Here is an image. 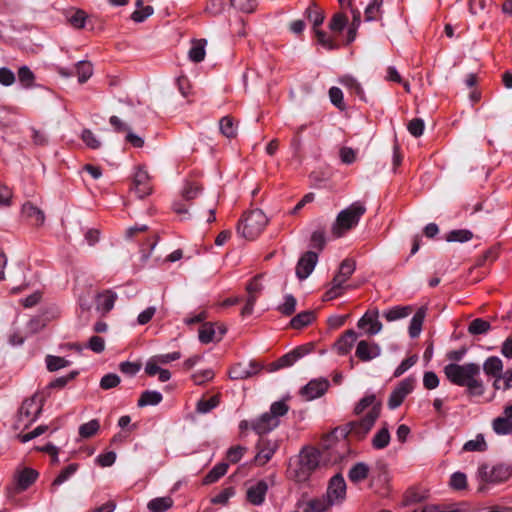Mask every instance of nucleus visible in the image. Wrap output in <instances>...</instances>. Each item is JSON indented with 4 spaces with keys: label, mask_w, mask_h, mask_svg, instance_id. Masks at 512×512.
Returning <instances> with one entry per match:
<instances>
[{
    "label": "nucleus",
    "mask_w": 512,
    "mask_h": 512,
    "mask_svg": "<svg viewBox=\"0 0 512 512\" xmlns=\"http://www.w3.org/2000/svg\"><path fill=\"white\" fill-rule=\"evenodd\" d=\"M444 374L451 383L465 387L470 396L478 397L485 393V385L480 377L481 369L478 364L450 363L444 367Z\"/></svg>",
    "instance_id": "nucleus-1"
},
{
    "label": "nucleus",
    "mask_w": 512,
    "mask_h": 512,
    "mask_svg": "<svg viewBox=\"0 0 512 512\" xmlns=\"http://www.w3.org/2000/svg\"><path fill=\"white\" fill-rule=\"evenodd\" d=\"M357 334L353 330H349L344 333L334 344V349L339 355H346L352 349Z\"/></svg>",
    "instance_id": "nucleus-25"
},
{
    "label": "nucleus",
    "mask_w": 512,
    "mask_h": 512,
    "mask_svg": "<svg viewBox=\"0 0 512 512\" xmlns=\"http://www.w3.org/2000/svg\"><path fill=\"white\" fill-rule=\"evenodd\" d=\"M76 73L79 83H85L93 75V65L89 61H79L76 64Z\"/></svg>",
    "instance_id": "nucleus-36"
},
{
    "label": "nucleus",
    "mask_w": 512,
    "mask_h": 512,
    "mask_svg": "<svg viewBox=\"0 0 512 512\" xmlns=\"http://www.w3.org/2000/svg\"><path fill=\"white\" fill-rule=\"evenodd\" d=\"M347 486L341 474L334 475L328 483L325 495L334 504L340 505L346 499Z\"/></svg>",
    "instance_id": "nucleus-7"
},
{
    "label": "nucleus",
    "mask_w": 512,
    "mask_h": 512,
    "mask_svg": "<svg viewBox=\"0 0 512 512\" xmlns=\"http://www.w3.org/2000/svg\"><path fill=\"white\" fill-rule=\"evenodd\" d=\"M329 381L325 378L313 379L308 382L300 391L301 396L311 401L321 397L328 389Z\"/></svg>",
    "instance_id": "nucleus-10"
},
{
    "label": "nucleus",
    "mask_w": 512,
    "mask_h": 512,
    "mask_svg": "<svg viewBox=\"0 0 512 512\" xmlns=\"http://www.w3.org/2000/svg\"><path fill=\"white\" fill-rule=\"evenodd\" d=\"M305 16L315 27L321 25L324 20L322 12L314 5L306 9Z\"/></svg>",
    "instance_id": "nucleus-49"
},
{
    "label": "nucleus",
    "mask_w": 512,
    "mask_h": 512,
    "mask_svg": "<svg viewBox=\"0 0 512 512\" xmlns=\"http://www.w3.org/2000/svg\"><path fill=\"white\" fill-rule=\"evenodd\" d=\"M78 469V464L72 463L69 464L65 469H63L60 474L54 479L52 482V486H58L64 483L72 474H74Z\"/></svg>",
    "instance_id": "nucleus-50"
},
{
    "label": "nucleus",
    "mask_w": 512,
    "mask_h": 512,
    "mask_svg": "<svg viewBox=\"0 0 512 512\" xmlns=\"http://www.w3.org/2000/svg\"><path fill=\"white\" fill-rule=\"evenodd\" d=\"M100 428V423L97 419H93L79 427V435L82 438H90L94 436Z\"/></svg>",
    "instance_id": "nucleus-41"
},
{
    "label": "nucleus",
    "mask_w": 512,
    "mask_h": 512,
    "mask_svg": "<svg viewBox=\"0 0 512 512\" xmlns=\"http://www.w3.org/2000/svg\"><path fill=\"white\" fill-rule=\"evenodd\" d=\"M220 130L226 137L233 138L237 134V125L231 117L225 116L220 120Z\"/></svg>",
    "instance_id": "nucleus-40"
},
{
    "label": "nucleus",
    "mask_w": 512,
    "mask_h": 512,
    "mask_svg": "<svg viewBox=\"0 0 512 512\" xmlns=\"http://www.w3.org/2000/svg\"><path fill=\"white\" fill-rule=\"evenodd\" d=\"M425 318V310L420 308L413 315L409 325V335L412 338L418 337L422 330V325Z\"/></svg>",
    "instance_id": "nucleus-32"
},
{
    "label": "nucleus",
    "mask_w": 512,
    "mask_h": 512,
    "mask_svg": "<svg viewBox=\"0 0 512 512\" xmlns=\"http://www.w3.org/2000/svg\"><path fill=\"white\" fill-rule=\"evenodd\" d=\"M318 262V255L315 252L308 251L301 256L296 266V275L300 280H304L313 272Z\"/></svg>",
    "instance_id": "nucleus-17"
},
{
    "label": "nucleus",
    "mask_w": 512,
    "mask_h": 512,
    "mask_svg": "<svg viewBox=\"0 0 512 512\" xmlns=\"http://www.w3.org/2000/svg\"><path fill=\"white\" fill-rule=\"evenodd\" d=\"M369 473V467L365 463H357L353 465L348 473V477L353 483H360L365 480Z\"/></svg>",
    "instance_id": "nucleus-30"
},
{
    "label": "nucleus",
    "mask_w": 512,
    "mask_h": 512,
    "mask_svg": "<svg viewBox=\"0 0 512 512\" xmlns=\"http://www.w3.org/2000/svg\"><path fill=\"white\" fill-rule=\"evenodd\" d=\"M42 400L37 396L26 399L20 407V415L29 418L30 421L37 419L42 411Z\"/></svg>",
    "instance_id": "nucleus-23"
},
{
    "label": "nucleus",
    "mask_w": 512,
    "mask_h": 512,
    "mask_svg": "<svg viewBox=\"0 0 512 512\" xmlns=\"http://www.w3.org/2000/svg\"><path fill=\"white\" fill-rule=\"evenodd\" d=\"M340 159L345 164H352L356 161L357 152L351 147H342L339 151Z\"/></svg>",
    "instance_id": "nucleus-64"
},
{
    "label": "nucleus",
    "mask_w": 512,
    "mask_h": 512,
    "mask_svg": "<svg viewBox=\"0 0 512 512\" xmlns=\"http://www.w3.org/2000/svg\"><path fill=\"white\" fill-rule=\"evenodd\" d=\"M347 280V278L337 272L331 282L329 290L326 292V298L331 300L340 296L343 292L344 284L347 282Z\"/></svg>",
    "instance_id": "nucleus-31"
},
{
    "label": "nucleus",
    "mask_w": 512,
    "mask_h": 512,
    "mask_svg": "<svg viewBox=\"0 0 512 512\" xmlns=\"http://www.w3.org/2000/svg\"><path fill=\"white\" fill-rule=\"evenodd\" d=\"M120 383V378L118 375L110 373L106 374L102 377L100 381V387L104 390H108L118 386Z\"/></svg>",
    "instance_id": "nucleus-61"
},
{
    "label": "nucleus",
    "mask_w": 512,
    "mask_h": 512,
    "mask_svg": "<svg viewBox=\"0 0 512 512\" xmlns=\"http://www.w3.org/2000/svg\"><path fill=\"white\" fill-rule=\"evenodd\" d=\"M246 451H247V448L244 446L238 445V446L231 447L227 451V459L231 463H237L238 461L241 460V458L246 453Z\"/></svg>",
    "instance_id": "nucleus-62"
},
{
    "label": "nucleus",
    "mask_w": 512,
    "mask_h": 512,
    "mask_svg": "<svg viewBox=\"0 0 512 512\" xmlns=\"http://www.w3.org/2000/svg\"><path fill=\"white\" fill-rule=\"evenodd\" d=\"M512 477V468L504 464H482L478 467L476 478L479 482V490L484 491L490 485H498L508 481Z\"/></svg>",
    "instance_id": "nucleus-5"
},
{
    "label": "nucleus",
    "mask_w": 512,
    "mask_h": 512,
    "mask_svg": "<svg viewBox=\"0 0 512 512\" xmlns=\"http://www.w3.org/2000/svg\"><path fill=\"white\" fill-rule=\"evenodd\" d=\"M348 22V19L346 17V15H344L343 13H336L330 23H329V27L332 31L334 32H341L344 27L346 26Z\"/></svg>",
    "instance_id": "nucleus-53"
},
{
    "label": "nucleus",
    "mask_w": 512,
    "mask_h": 512,
    "mask_svg": "<svg viewBox=\"0 0 512 512\" xmlns=\"http://www.w3.org/2000/svg\"><path fill=\"white\" fill-rule=\"evenodd\" d=\"M366 207L360 201L353 202L351 205L341 210L331 227V234L334 238L344 236L348 231L355 228L360 218L365 214Z\"/></svg>",
    "instance_id": "nucleus-4"
},
{
    "label": "nucleus",
    "mask_w": 512,
    "mask_h": 512,
    "mask_svg": "<svg viewBox=\"0 0 512 512\" xmlns=\"http://www.w3.org/2000/svg\"><path fill=\"white\" fill-rule=\"evenodd\" d=\"M339 82L352 93H355L357 96H359L361 99L364 98L363 88L355 78L351 76H343L339 79Z\"/></svg>",
    "instance_id": "nucleus-38"
},
{
    "label": "nucleus",
    "mask_w": 512,
    "mask_h": 512,
    "mask_svg": "<svg viewBox=\"0 0 512 512\" xmlns=\"http://www.w3.org/2000/svg\"><path fill=\"white\" fill-rule=\"evenodd\" d=\"M256 449L257 453L254 457V463L257 466H264L274 456L278 449V444L276 441L261 439L257 443Z\"/></svg>",
    "instance_id": "nucleus-9"
},
{
    "label": "nucleus",
    "mask_w": 512,
    "mask_h": 512,
    "mask_svg": "<svg viewBox=\"0 0 512 512\" xmlns=\"http://www.w3.org/2000/svg\"><path fill=\"white\" fill-rule=\"evenodd\" d=\"M314 320V313L311 311H305L299 313L291 320V326L295 329H300Z\"/></svg>",
    "instance_id": "nucleus-44"
},
{
    "label": "nucleus",
    "mask_w": 512,
    "mask_h": 512,
    "mask_svg": "<svg viewBox=\"0 0 512 512\" xmlns=\"http://www.w3.org/2000/svg\"><path fill=\"white\" fill-rule=\"evenodd\" d=\"M267 223L268 218L263 211L256 209L245 215L237 230L244 238L253 240L260 235Z\"/></svg>",
    "instance_id": "nucleus-6"
},
{
    "label": "nucleus",
    "mask_w": 512,
    "mask_h": 512,
    "mask_svg": "<svg viewBox=\"0 0 512 512\" xmlns=\"http://www.w3.org/2000/svg\"><path fill=\"white\" fill-rule=\"evenodd\" d=\"M320 454L316 449L305 448L294 458L290 459L287 475L298 483L309 480L319 466Z\"/></svg>",
    "instance_id": "nucleus-3"
},
{
    "label": "nucleus",
    "mask_w": 512,
    "mask_h": 512,
    "mask_svg": "<svg viewBox=\"0 0 512 512\" xmlns=\"http://www.w3.org/2000/svg\"><path fill=\"white\" fill-rule=\"evenodd\" d=\"M31 138L36 146H45L48 144V136L44 130L35 127L31 128Z\"/></svg>",
    "instance_id": "nucleus-60"
},
{
    "label": "nucleus",
    "mask_w": 512,
    "mask_h": 512,
    "mask_svg": "<svg viewBox=\"0 0 512 512\" xmlns=\"http://www.w3.org/2000/svg\"><path fill=\"white\" fill-rule=\"evenodd\" d=\"M206 44H207V42L204 39L197 40V41L193 42L192 47L189 51V58L193 62H201L204 60L205 55H206V51H205Z\"/></svg>",
    "instance_id": "nucleus-35"
},
{
    "label": "nucleus",
    "mask_w": 512,
    "mask_h": 512,
    "mask_svg": "<svg viewBox=\"0 0 512 512\" xmlns=\"http://www.w3.org/2000/svg\"><path fill=\"white\" fill-rule=\"evenodd\" d=\"M383 0H371L365 9V20L374 21L379 18Z\"/></svg>",
    "instance_id": "nucleus-42"
},
{
    "label": "nucleus",
    "mask_w": 512,
    "mask_h": 512,
    "mask_svg": "<svg viewBox=\"0 0 512 512\" xmlns=\"http://www.w3.org/2000/svg\"><path fill=\"white\" fill-rule=\"evenodd\" d=\"M296 304V299L292 295L288 294L284 297V302L281 305H279L278 310L282 314L290 315L295 311Z\"/></svg>",
    "instance_id": "nucleus-55"
},
{
    "label": "nucleus",
    "mask_w": 512,
    "mask_h": 512,
    "mask_svg": "<svg viewBox=\"0 0 512 512\" xmlns=\"http://www.w3.org/2000/svg\"><path fill=\"white\" fill-rule=\"evenodd\" d=\"M70 362L63 357L48 355L46 357L47 369L51 372L69 366Z\"/></svg>",
    "instance_id": "nucleus-45"
},
{
    "label": "nucleus",
    "mask_w": 512,
    "mask_h": 512,
    "mask_svg": "<svg viewBox=\"0 0 512 512\" xmlns=\"http://www.w3.org/2000/svg\"><path fill=\"white\" fill-rule=\"evenodd\" d=\"M378 310L367 311L358 321V327L368 335H376L382 330V324L378 319Z\"/></svg>",
    "instance_id": "nucleus-16"
},
{
    "label": "nucleus",
    "mask_w": 512,
    "mask_h": 512,
    "mask_svg": "<svg viewBox=\"0 0 512 512\" xmlns=\"http://www.w3.org/2000/svg\"><path fill=\"white\" fill-rule=\"evenodd\" d=\"M472 232L466 229L453 230L447 235V241L449 242H466L472 239Z\"/></svg>",
    "instance_id": "nucleus-48"
},
{
    "label": "nucleus",
    "mask_w": 512,
    "mask_h": 512,
    "mask_svg": "<svg viewBox=\"0 0 512 512\" xmlns=\"http://www.w3.org/2000/svg\"><path fill=\"white\" fill-rule=\"evenodd\" d=\"M278 425L279 420L269 412H266L256 419L251 427L258 434H266L275 429Z\"/></svg>",
    "instance_id": "nucleus-24"
},
{
    "label": "nucleus",
    "mask_w": 512,
    "mask_h": 512,
    "mask_svg": "<svg viewBox=\"0 0 512 512\" xmlns=\"http://www.w3.org/2000/svg\"><path fill=\"white\" fill-rule=\"evenodd\" d=\"M289 410V406L285 400L276 401L271 404L269 413L279 420V417L284 416Z\"/></svg>",
    "instance_id": "nucleus-54"
},
{
    "label": "nucleus",
    "mask_w": 512,
    "mask_h": 512,
    "mask_svg": "<svg viewBox=\"0 0 512 512\" xmlns=\"http://www.w3.org/2000/svg\"><path fill=\"white\" fill-rule=\"evenodd\" d=\"M333 506L334 504L324 494L309 500L304 512H327Z\"/></svg>",
    "instance_id": "nucleus-28"
},
{
    "label": "nucleus",
    "mask_w": 512,
    "mask_h": 512,
    "mask_svg": "<svg viewBox=\"0 0 512 512\" xmlns=\"http://www.w3.org/2000/svg\"><path fill=\"white\" fill-rule=\"evenodd\" d=\"M390 432L386 426L380 428L372 438V446L374 449L381 450L390 443Z\"/></svg>",
    "instance_id": "nucleus-33"
},
{
    "label": "nucleus",
    "mask_w": 512,
    "mask_h": 512,
    "mask_svg": "<svg viewBox=\"0 0 512 512\" xmlns=\"http://www.w3.org/2000/svg\"><path fill=\"white\" fill-rule=\"evenodd\" d=\"M160 403V393L157 391L146 390L141 393L137 406L139 408H144L147 406H156Z\"/></svg>",
    "instance_id": "nucleus-34"
},
{
    "label": "nucleus",
    "mask_w": 512,
    "mask_h": 512,
    "mask_svg": "<svg viewBox=\"0 0 512 512\" xmlns=\"http://www.w3.org/2000/svg\"><path fill=\"white\" fill-rule=\"evenodd\" d=\"M23 217L35 227H41L45 222L44 212L32 202H26L22 206Z\"/></svg>",
    "instance_id": "nucleus-19"
},
{
    "label": "nucleus",
    "mask_w": 512,
    "mask_h": 512,
    "mask_svg": "<svg viewBox=\"0 0 512 512\" xmlns=\"http://www.w3.org/2000/svg\"><path fill=\"white\" fill-rule=\"evenodd\" d=\"M412 310L411 306H395L384 311L383 316L387 321L392 322L408 317Z\"/></svg>",
    "instance_id": "nucleus-29"
},
{
    "label": "nucleus",
    "mask_w": 512,
    "mask_h": 512,
    "mask_svg": "<svg viewBox=\"0 0 512 512\" xmlns=\"http://www.w3.org/2000/svg\"><path fill=\"white\" fill-rule=\"evenodd\" d=\"M503 367L502 360L497 356L488 357L483 363V371L487 376L494 378L493 387L496 390L501 389Z\"/></svg>",
    "instance_id": "nucleus-14"
},
{
    "label": "nucleus",
    "mask_w": 512,
    "mask_h": 512,
    "mask_svg": "<svg viewBox=\"0 0 512 512\" xmlns=\"http://www.w3.org/2000/svg\"><path fill=\"white\" fill-rule=\"evenodd\" d=\"M81 139L91 149H98L101 146L100 141L90 129L83 130Z\"/></svg>",
    "instance_id": "nucleus-59"
},
{
    "label": "nucleus",
    "mask_w": 512,
    "mask_h": 512,
    "mask_svg": "<svg viewBox=\"0 0 512 512\" xmlns=\"http://www.w3.org/2000/svg\"><path fill=\"white\" fill-rule=\"evenodd\" d=\"M132 189L139 198H143L151 193L152 186L150 176L144 168H137L133 177Z\"/></svg>",
    "instance_id": "nucleus-12"
},
{
    "label": "nucleus",
    "mask_w": 512,
    "mask_h": 512,
    "mask_svg": "<svg viewBox=\"0 0 512 512\" xmlns=\"http://www.w3.org/2000/svg\"><path fill=\"white\" fill-rule=\"evenodd\" d=\"M463 449L469 452H483L487 449V444L483 435L479 434L474 439L467 441Z\"/></svg>",
    "instance_id": "nucleus-39"
},
{
    "label": "nucleus",
    "mask_w": 512,
    "mask_h": 512,
    "mask_svg": "<svg viewBox=\"0 0 512 512\" xmlns=\"http://www.w3.org/2000/svg\"><path fill=\"white\" fill-rule=\"evenodd\" d=\"M38 472L32 468H24L15 474V481L20 490H26L37 479Z\"/></svg>",
    "instance_id": "nucleus-26"
},
{
    "label": "nucleus",
    "mask_w": 512,
    "mask_h": 512,
    "mask_svg": "<svg viewBox=\"0 0 512 512\" xmlns=\"http://www.w3.org/2000/svg\"><path fill=\"white\" fill-rule=\"evenodd\" d=\"M226 333V328L214 323H205L199 329V340L201 343L208 344L213 341H219Z\"/></svg>",
    "instance_id": "nucleus-18"
},
{
    "label": "nucleus",
    "mask_w": 512,
    "mask_h": 512,
    "mask_svg": "<svg viewBox=\"0 0 512 512\" xmlns=\"http://www.w3.org/2000/svg\"><path fill=\"white\" fill-rule=\"evenodd\" d=\"M86 18V13L83 10H77L73 15L68 17V22L72 27L81 29L85 26Z\"/></svg>",
    "instance_id": "nucleus-57"
},
{
    "label": "nucleus",
    "mask_w": 512,
    "mask_h": 512,
    "mask_svg": "<svg viewBox=\"0 0 512 512\" xmlns=\"http://www.w3.org/2000/svg\"><path fill=\"white\" fill-rule=\"evenodd\" d=\"M235 490L232 487L223 489L219 494L211 499L213 504L226 505L229 499L234 496Z\"/></svg>",
    "instance_id": "nucleus-56"
},
{
    "label": "nucleus",
    "mask_w": 512,
    "mask_h": 512,
    "mask_svg": "<svg viewBox=\"0 0 512 512\" xmlns=\"http://www.w3.org/2000/svg\"><path fill=\"white\" fill-rule=\"evenodd\" d=\"M381 354V348L378 344L373 342H368L365 340L360 341L357 344L355 355L361 360V361H370Z\"/></svg>",
    "instance_id": "nucleus-20"
},
{
    "label": "nucleus",
    "mask_w": 512,
    "mask_h": 512,
    "mask_svg": "<svg viewBox=\"0 0 512 512\" xmlns=\"http://www.w3.org/2000/svg\"><path fill=\"white\" fill-rule=\"evenodd\" d=\"M268 491V484L264 480H260L256 482L255 484L251 485L247 489V500L255 506L261 505L264 500L266 493Z\"/></svg>",
    "instance_id": "nucleus-22"
},
{
    "label": "nucleus",
    "mask_w": 512,
    "mask_h": 512,
    "mask_svg": "<svg viewBox=\"0 0 512 512\" xmlns=\"http://www.w3.org/2000/svg\"><path fill=\"white\" fill-rule=\"evenodd\" d=\"M414 386L415 380L413 378H406L402 380L389 396V408L396 409L399 407L403 403L404 399L413 391Z\"/></svg>",
    "instance_id": "nucleus-8"
},
{
    "label": "nucleus",
    "mask_w": 512,
    "mask_h": 512,
    "mask_svg": "<svg viewBox=\"0 0 512 512\" xmlns=\"http://www.w3.org/2000/svg\"><path fill=\"white\" fill-rule=\"evenodd\" d=\"M450 486L454 490H463L467 487V476L462 472H455L450 478Z\"/></svg>",
    "instance_id": "nucleus-52"
},
{
    "label": "nucleus",
    "mask_w": 512,
    "mask_h": 512,
    "mask_svg": "<svg viewBox=\"0 0 512 512\" xmlns=\"http://www.w3.org/2000/svg\"><path fill=\"white\" fill-rule=\"evenodd\" d=\"M329 98L333 105L337 108L343 110L345 109V104L343 101V93L338 87H331L329 90Z\"/></svg>",
    "instance_id": "nucleus-58"
},
{
    "label": "nucleus",
    "mask_w": 512,
    "mask_h": 512,
    "mask_svg": "<svg viewBox=\"0 0 512 512\" xmlns=\"http://www.w3.org/2000/svg\"><path fill=\"white\" fill-rule=\"evenodd\" d=\"M429 491L424 488L413 487L408 489L403 495V505L408 506L426 500Z\"/></svg>",
    "instance_id": "nucleus-27"
},
{
    "label": "nucleus",
    "mask_w": 512,
    "mask_h": 512,
    "mask_svg": "<svg viewBox=\"0 0 512 512\" xmlns=\"http://www.w3.org/2000/svg\"><path fill=\"white\" fill-rule=\"evenodd\" d=\"M219 404V398L212 396L208 399H201L197 403V411L200 413H208Z\"/></svg>",
    "instance_id": "nucleus-51"
},
{
    "label": "nucleus",
    "mask_w": 512,
    "mask_h": 512,
    "mask_svg": "<svg viewBox=\"0 0 512 512\" xmlns=\"http://www.w3.org/2000/svg\"><path fill=\"white\" fill-rule=\"evenodd\" d=\"M116 300L117 294L114 291L103 290L95 296L96 309L105 315L113 309Z\"/></svg>",
    "instance_id": "nucleus-21"
},
{
    "label": "nucleus",
    "mask_w": 512,
    "mask_h": 512,
    "mask_svg": "<svg viewBox=\"0 0 512 512\" xmlns=\"http://www.w3.org/2000/svg\"><path fill=\"white\" fill-rule=\"evenodd\" d=\"M381 412V403L374 394L366 395L354 407L359 420L350 422L349 433L358 439L364 438L374 426Z\"/></svg>",
    "instance_id": "nucleus-2"
},
{
    "label": "nucleus",
    "mask_w": 512,
    "mask_h": 512,
    "mask_svg": "<svg viewBox=\"0 0 512 512\" xmlns=\"http://www.w3.org/2000/svg\"><path fill=\"white\" fill-rule=\"evenodd\" d=\"M200 193V186L196 182L186 181L181 190V195L185 200H192Z\"/></svg>",
    "instance_id": "nucleus-46"
},
{
    "label": "nucleus",
    "mask_w": 512,
    "mask_h": 512,
    "mask_svg": "<svg viewBox=\"0 0 512 512\" xmlns=\"http://www.w3.org/2000/svg\"><path fill=\"white\" fill-rule=\"evenodd\" d=\"M228 470V464L226 463H219L215 465L211 471L205 476L204 483L205 484H212L216 481H218L222 476L226 474Z\"/></svg>",
    "instance_id": "nucleus-37"
},
{
    "label": "nucleus",
    "mask_w": 512,
    "mask_h": 512,
    "mask_svg": "<svg viewBox=\"0 0 512 512\" xmlns=\"http://www.w3.org/2000/svg\"><path fill=\"white\" fill-rule=\"evenodd\" d=\"M491 326L488 321H485L483 319L477 318L473 320L468 328V331L471 334L477 335V334H484L490 330Z\"/></svg>",
    "instance_id": "nucleus-47"
},
{
    "label": "nucleus",
    "mask_w": 512,
    "mask_h": 512,
    "mask_svg": "<svg viewBox=\"0 0 512 512\" xmlns=\"http://www.w3.org/2000/svg\"><path fill=\"white\" fill-rule=\"evenodd\" d=\"M261 369L262 366L255 361L242 362L230 369L229 376L235 380L247 379L258 374Z\"/></svg>",
    "instance_id": "nucleus-11"
},
{
    "label": "nucleus",
    "mask_w": 512,
    "mask_h": 512,
    "mask_svg": "<svg viewBox=\"0 0 512 512\" xmlns=\"http://www.w3.org/2000/svg\"><path fill=\"white\" fill-rule=\"evenodd\" d=\"M262 290L263 285L260 282V278H254L247 284L246 291L248 297L244 307L241 310L242 316H249L253 313L254 305Z\"/></svg>",
    "instance_id": "nucleus-13"
},
{
    "label": "nucleus",
    "mask_w": 512,
    "mask_h": 512,
    "mask_svg": "<svg viewBox=\"0 0 512 512\" xmlns=\"http://www.w3.org/2000/svg\"><path fill=\"white\" fill-rule=\"evenodd\" d=\"M492 429L497 435L512 434V404L503 409V414L492 421Z\"/></svg>",
    "instance_id": "nucleus-15"
},
{
    "label": "nucleus",
    "mask_w": 512,
    "mask_h": 512,
    "mask_svg": "<svg viewBox=\"0 0 512 512\" xmlns=\"http://www.w3.org/2000/svg\"><path fill=\"white\" fill-rule=\"evenodd\" d=\"M18 80L25 87L30 88L35 81V75L27 66H22L18 70Z\"/></svg>",
    "instance_id": "nucleus-43"
},
{
    "label": "nucleus",
    "mask_w": 512,
    "mask_h": 512,
    "mask_svg": "<svg viewBox=\"0 0 512 512\" xmlns=\"http://www.w3.org/2000/svg\"><path fill=\"white\" fill-rule=\"evenodd\" d=\"M315 34H316L318 43L321 44L324 48L331 50V49H334L337 47L334 40L330 36H328L325 32L315 29Z\"/></svg>",
    "instance_id": "nucleus-63"
}]
</instances>
